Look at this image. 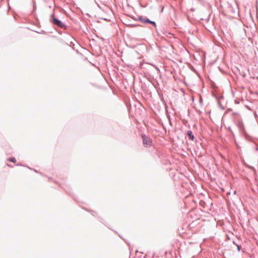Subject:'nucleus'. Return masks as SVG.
Listing matches in <instances>:
<instances>
[{"instance_id": "obj_13", "label": "nucleus", "mask_w": 258, "mask_h": 258, "mask_svg": "<svg viewBox=\"0 0 258 258\" xmlns=\"http://www.w3.org/2000/svg\"><path fill=\"white\" fill-rule=\"evenodd\" d=\"M150 64L152 65V66H153L156 69V70L158 71V73H160V70L158 67H156L155 66L153 65V64Z\"/></svg>"}, {"instance_id": "obj_16", "label": "nucleus", "mask_w": 258, "mask_h": 258, "mask_svg": "<svg viewBox=\"0 0 258 258\" xmlns=\"http://www.w3.org/2000/svg\"><path fill=\"white\" fill-rule=\"evenodd\" d=\"M233 243L235 245H236V244H239V243H238V242H236V241H235V240H233Z\"/></svg>"}, {"instance_id": "obj_7", "label": "nucleus", "mask_w": 258, "mask_h": 258, "mask_svg": "<svg viewBox=\"0 0 258 258\" xmlns=\"http://www.w3.org/2000/svg\"><path fill=\"white\" fill-rule=\"evenodd\" d=\"M167 117L169 120V123L171 125H172L171 120V117L170 115L169 114L168 111H167Z\"/></svg>"}, {"instance_id": "obj_14", "label": "nucleus", "mask_w": 258, "mask_h": 258, "mask_svg": "<svg viewBox=\"0 0 258 258\" xmlns=\"http://www.w3.org/2000/svg\"><path fill=\"white\" fill-rule=\"evenodd\" d=\"M230 9L231 11L234 14L235 13V11H234V9L233 8L230 7Z\"/></svg>"}, {"instance_id": "obj_6", "label": "nucleus", "mask_w": 258, "mask_h": 258, "mask_svg": "<svg viewBox=\"0 0 258 258\" xmlns=\"http://www.w3.org/2000/svg\"><path fill=\"white\" fill-rule=\"evenodd\" d=\"M255 5L256 12H255V18L258 20V1L256 0Z\"/></svg>"}, {"instance_id": "obj_4", "label": "nucleus", "mask_w": 258, "mask_h": 258, "mask_svg": "<svg viewBox=\"0 0 258 258\" xmlns=\"http://www.w3.org/2000/svg\"><path fill=\"white\" fill-rule=\"evenodd\" d=\"M187 135L188 137V139L191 141H194L195 139V136L192 134V132L191 130H188L187 132Z\"/></svg>"}, {"instance_id": "obj_8", "label": "nucleus", "mask_w": 258, "mask_h": 258, "mask_svg": "<svg viewBox=\"0 0 258 258\" xmlns=\"http://www.w3.org/2000/svg\"><path fill=\"white\" fill-rule=\"evenodd\" d=\"M8 160L10 161V162H12L13 163H15L16 162V160L15 158H14V157L10 158L8 159Z\"/></svg>"}, {"instance_id": "obj_11", "label": "nucleus", "mask_w": 258, "mask_h": 258, "mask_svg": "<svg viewBox=\"0 0 258 258\" xmlns=\"http://www.w3.org/2000/svg\"><path fill=\"white\" fill-rule=\"evenodd\" d=\"M248 167L249 168L252 169L254 171V174H256V171L255 169L253 166H248Z\"/></svg>"}, {"instance_id": "obj_12", "label": "nucleus", "mask_w": 258, "mask_h": 258, "mask_svg": "<svg viewBox=\"0 0 258 258\" xmlns=\"http://www.w3.org/2000/svg\"><path fill=\"white\" fill-rule=\"evenodd\" d=\"M36 32L39 34H45V32L44 30H41V31H40V32H38V31H36Z\"/></svg>"}, {"instance_id": "obj_10", "label": "nucleus", "mask_w": 258, "mask_h": 258, "mask_svg": "<svg viewBox=\"0 0 258 258\" xmlns=\"http://www.w3.org/2000/svg\"><path fill=\"white\" fill-rule=\"evenodd\" d=\"M237 249L238 251H240L241 248V245L240 243L236 244Z\"/></svg>"}, {"instance_id": "obj_21", "label": "nucleus", "mask_w": 258, "mask_h": 258, "mask_svg": "<svg viewBox=\"0 0 258 258\" xmlns=\"http://www.w3.org/2000/svg\"><path fill=\"white\" fill-rule=\"evenodd\" d=\"M199 1H201V0H198Z\"/></svg>"}, {"instance_id": "obj_19", "label": "nucleus", "mask_w": 258, "mask_h": 258, "mask_svg": "<svg viewBox=\"0 0 258 258\" xmlns=\"http://www.w3.org/2000/svg\"><path fill=\"white\" fill-rule=\"evenodd\" d=\"M34 171L35 172H37V173L38 172V171H37L36 170H35V169H34Z\"/></svg>"}, {"instance_id": "obj_5", "label": "nucleus", "mask_w": 258, "mask_h": 258, "mask_svg": "<svg viewBox=\"0 0 258 258\" xmlns=\"http://www.w3.org/2000/svg\"><path fill=\"white\" fill-rule=\"evenodd\" d=\"M255 180H256V177H255ZM255 187L254 186V185H252L251 186V190L254 192H256L257 190H258V188L257 187V182L255 181Z\"/></svg>"}, {"instance_id": "obj_1", "label": "nucleus", "mask_w": 258, "mask_h": 258, "mask_svg": "<svg viewBox=\"0 0 258 258\" xmlns=\"http://www.w3.org/2000/svg\"><path fill=\"white\" fill-rule=\"evenodd\" d=\"M49 21L52 25H55L63 30H66L68 28V26L66 25L54 16V13L50 15Z\"/></svg>"}, {"instance_id": "obj_9", "label": "nucleus", "mask_w": 258, "mask_h": 258, "mask_svg": "<svg viewBox=\"0 0 258 258\" xmlns=\"http://www.w3.org/2000/svg\"><path fill=\"white\" fill-rule=\"evenodd\" d=\"M199 103L201 106H203V101L202 96L200 95L199 98Z\"/></svg>"}, {"instance_id": "obj_17", "label": "nucleus", "mask_w": 258, "mask_h": 258, "mask_svg": "<svg viewBox=\"0 0 258 258\" xmlns=\"http://www.w3.org/2000/svg\"><path fill=\"white\" fill-rule=\"evenodd\" d=\"M255 150L258 151V146L256 144V146H255Z\"/></svg>"}, {"instance_id": "obj_18", "label": "nucleus", "mask_w": 258, "mask_h": 258, "mask_svg": "<svg viewBox=\"0 0 258 258\" xmlns=\"http://www.w3.org/2000/svg\"><path fill=\"white\" fill-rule=\"evenodd\" d=\"M254 115L256 117H257V113L256 111H254Z\"/></svg>"}, {"instance_id": "obj_3", "label": "nucleus", "mask_w": 258, "mask_h": 258, "mask_svg": "<svg viewBox=\"0 0 258 258\" xmlns=\"http://www.w3.org/2000/svg\"><path fill=\"white\" fill-rule=\"evenodd\" d=\"M142 138L143 139V144L145 147H147L151 146L152 140L149 137L147 136L145 134H142Z\"/></svg>"}, {"instance_id": "obj_15", "label": "nucleus", "mask_w": 258, "mask_h": 258, "mask_svg": "<svg viewBox=\"0 0 258 258\" xmlns=\"http://www.w3.org/2000/svg\"><path fill=\"white\" fill-rule=\"evenodd\" d=\"M219 105L220 107L221 108L222 110L224 109V107L220 103H219Z\"/></svg>"}, {"instance_id": "obj_2", "label": "nucleus", "mask_w": 258, "mask_h": 258, "mask_svg": "<svg viewBox=\"0 0 258 258\" xmlns=\"http://www.w3.org/2000/svg\"><path fill=\"white\" fill-rule=\"evenodd\" d=\"M137 21H140V22L143 24H150L153 25L154 27H156V23L155 21H151L149 19H148L146 17H144L143 16H139L138 18Z\"/></svg>"}, {"instance_id": "obj_20", "label": "nucleus", "mask_w": 258, "mask_h": 258, "mask_svg": "<svg viewBox=\"0 0 258 258\" xmlns=\"http://www.w3.org/2000/svg\"><path fill=\"white\" fill-rule=\"evenodd\" d=\"M236 193V191H234V194H235Z\"/></svg>"}]
</instances>
